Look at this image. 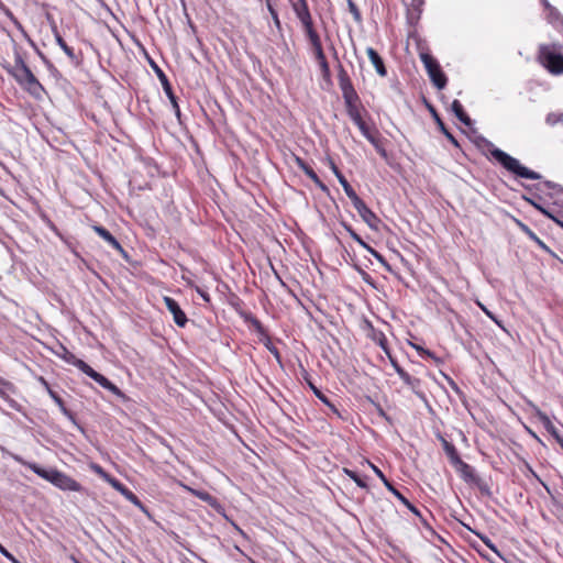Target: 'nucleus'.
Instances as JSON below:
<instances>
[{
	"label": "nucleus",
	"instance_id": "31",
	"mask_svg": "<svg viewBox=\"0 0 563 563\" xmlns=\"http://www.w3.org/2000/svg\"><path fill=\"white\" fill-rule=\"evenodd\" d=\"M368 464V466L374 471V473L382 479V482L384 483V485L386 486V488L388 490H390L391 488H394V484L385 476V474L382 472V470L379 467H377L376 465L372 464L371 463V460H365Z\"/></svg>",
	"mask_w": 563,
	"mask_h": 563
},
{
	"label": "nucleus",
	"instance_id": "48",
	"mask_svg": "<svg viewBox=\"0 0 563 563\" xmlns=\"http://www.w3.org/2000/svg\"><path fill=\"white\" fill-rule=\"evenodd\" d=\"M388 358L399 377H401L404 374H406V371L398 364V362L393 357L391 354H390V357H388Z\"/></svg>",
	"mask_w": 563,
	"mask_h": 563
},
{
	"label": "nucleus",
	"instance_id": "13",
	"mask_svg": "<svg viewBox=\"0 0 563 563\" xmlns=\"http://www.w3.org/2000/svg\"><path fill=\"white\" fill-rule=\"evenodd\" d=\"M305 35L310 44L311 51L318 65L328 62L319 32L313 31Z\"/></svg>",
	"mask_w": 563,
	"mask_h": 563
},
{
	"label": "nucleus",
	"instance_id": "63",
	"mask_svg": "<svg viewBox=\"0 0 563 563\" xmlns=\"http://www.w3.org/2000/svg\"><path fill=\"white\" fill-rule=\"evenodd\" d=\"M46 391H47V394L49 395V397H51L52 399H56V398H57V396H59V395H58L56 391H54L51 387H48V388L46 389Z\"/></svg>",
	"mask_w": 563,
	"mask_h": 563
},
{
	"label": "nucleus",
	"instance_id": "16",
	"mask_svg": "<svg viewBox=\"0 0 563 563\" xmlns=\"http://www.w3.org/2000/svg\"><path fill=\"white\" fill-rule=\"evenodd\" d=\"M389 492H390V493H391V494H393V495H394V496H395V497H396V498H397V499H398L402 505H405V506H406V507H407V508H408V509H409V510H410V511H411L416 517H418V518H419V520H420L421 525H422L424 528H427V529H429V530H431V531L433 532L432 527H431V526H430V523L428 522L427 518L421 514V511H420V510H419V509H418V508H417L412 503H410V501H409V499H408V498H406V497L404 496V494H402L399 489H397L396 487H394V488H391Z\"/></svg>",
	"mask_w": 563,
	"mask_h": 563
},
{
	"label": "nucleus",
	"instance_id": "43",
	"mask_svg": "<svg viewBox=\"0 0 563 563\" xmlns=\"http://www.w3.org/2000/svg\"><path fill=\"white\" fill-rule=\"evenodd\" d=\"M344 192L350 198L352 205H354L356 201L361 199L351 185H347V187L344 188Z\"/></svg>",
	"mask_w": 563,
	"mask_h": 563
},
{
	"label": "nucleus",
	"instance_id": "14",
	"mask_svg": "<svg viewBox=\"0 0 563 563\" xmlns=\"http://www.w3.org/2000/svg\"><path fill=\"white\" fill-rule=\"evenodd\" d=\"M163 300L167 310L173 314L174 322L178 327L184 328L187 324L188 319L186 313L181 310L178 302L174 298L168 296H165Z\"/></svg>",
	"mask_w": 563,
	"mask_h": 563
},
{
	"label": "nucleus",
	"instance_id": "18",
	"mask_svg": "<svg viewBox=\"0 0 563 563\" xmlns=\"http://www.w3.org/2000/svg\"><path fill=\"white\" fill-rule=\"evenodd\" d=\"M118 490L126 500L132 503L134 506H136L143 514H145L147 517H151L148 508L141 501V499L132 492L125 485H117Z\"/></svg>",
	"mask_w": 563,
	"mask_h": 563
},
{
	"label": "nucleus",
	"instance_id": "33",
	"mask_svg": "<svg viewBox=\"0 0 563 563\" xmlns=\"http://www.w3.org/2000/svg\"><path fill=\"white\" fill-rule=\"evenodd\" d=\"M267 10L273 19V22L278 31H282V23L278 16V13L274 5L272 4L271 0H266Z\"/></svg>",
	"mask_w": 563,
	"mask_h": 563
},
{
	"label": "nucleus",
	"instance_id": "12",
	"mask_svg": "<svg viewBox=\"0 0 563 563\" xmlns=\"http://www.w3.org/2000/svg\"><path fill=\"white\" fill-rule=\"evenodd\" d=\"M353 207L356 209L362 220L373 230L377 231L380 219L366 206V203L360 199Z\"/></svg>",
	"mask_w": 563,
	"mask_h": 563
},
{
	"label": "nucleus",
	"instance_id": "52",
	"mask_svg": "<svg viewBox=\"0 0 563 563\" xmlns=\"http://www.w3.org/2000/svg\"><path fill=\"white\" fill-rule=\"evenodd\" d=\"M335 177L338 178V180L341 184V186L343 187V189L346 188L347 185H350V183L346 180L345 176L342 173L335 175Z\"/></svg>",
	"mask_w": 563,
	"mask_h": 563
},
{
	"label": "nucleus",
	"instance_id": "35",
	"mask_svg": "<svg viewBox=\"0 0 563 563\" xmlns=\"http://www.w3.org/2000/svg\"><path fill=\"white\" fill-rule=\"evenodd\" d=\"M53 400H54V402L58 406L59 410L62 411V413H63L64 416H66V417H67L68 419H70V420H74V419H75L74 413H73L69 409H67V407L65 406V402H64V400L60 398V396H57V398H56V399H53Z\"/></svg>",
	"mask_w": 563,
	"mask_h": 563
},
{
	"label": "nucleus",
	"instance_id": "38",
	"mask_svg": "<svg viewBox=\"0 0 563 563\" xmlns=\"http://www.w3.org/2000/svg\"><path fill=\"white\" fill-rule=\"evenodd\" d=\"M309 386L311 388V390L313 391V394L316 395V397L322 401L324 405H330V399L328 398V396H325L319 388H317L312 383L309 382Z\"/></svg>",
	"mask_w": 563,
	"mask_h": 563
},
{
	"label": "nucleus",
	"instance_id": "5",
	"mask_svg": "<svg viewBox=\"0 0 563 563\" xmlns=\"http://www.w3.org/2000/svg\"><path fill=\"white\" fill-rule=\"evenodd\" d=\"M538 63L551 75H563V46L558 43L541 44L537 53Z\"/></svg>",
	"mask_w": 563,
	"mask_h": 563
},
{
	"label": "nucleus",
	"instance_id": "22",
	"mask_svg": "<svg viewBox=\"0 0 563 563\" xmlns=\"http://www.w3.org/2000/svg\"><path fill=\"white\" fill-rule=\"evenodd\" d=\"M366 54H367L371 63L375 67L376 73L379 76L385 77L387 75V69L385 67L384 60L380 57V55L373 47H367Z\"/></svg>",
	"mask_w": 563,
	"mask_h": 563
},
{
	"label": "nucleus",
	"instance_id": "49",
	"mask_svg": "<svg viewBox=\"0 0 563 563\" xmlns=\"http://www.w3.org/2000/svg\"><path fill=\"white\" fill-rule=\"evenodd\" d=\"M388 358L399 377H401L404 374H406V371L398 364V362L393 357L391 354H390V357H388Z\"/></svg>",
	"mask_w": 563,
	"mask_h": 563
},
{
	"label": "nucleus",
	"instance_id": "36",
	"mask_svg": "<svg viewBox=\"0 0 563 563\" xmlns=\"http://www.w3.org/2000/svg\"><path fill=\"white\" fill-rule=\"evenodd\" d=\"M347 7L350 13L353 15V19L355 22L360 23L362 22V14L357 5L354 3L353 0H347Z\"/></svg>",
	"mask_w": 563,
	"mask_h": 563
},
{
	"label": "nucleus",
	"instance_id": "29",
	"mask_svg": "<svg viewBox=\"0 0 563 563\" xmlns=\"http://www.w3.org/2000/svg\"><path fill=\"white\" fill-rule=\"evenodd\" d=\"M434 119L437 121V124L439 126V130L445 135V137L449 140V142L454 145L455 147L460 148V143L456 140V137L446 129L444 122L441 120V118L438 115L437 112H433Z\"/></svg>",
	"mask_w": 563,
	"mask_h": 563
},
{
	"label": "nucleus",
	"instance_id": "41",
	"mask_svg": "<svg viewBox=\"0 0 563 563\" xmlns=\"http://www.w3.org/2000/svg\"><path fill=\"white\" fill-rule=\"evenodd\" d=\"M531 202V205H533V207L536 209H538L539 211H541L544 216H547L548 218L552 219L554 222H556L561 228H563V222L560 221L559 219H556L554 216H552L549 211H547L544 208H542L540 205H537L536 202L529 200Z\"/></svg>",
	"mask_w": 563,
	"mask_h": 563
},
{
	"label": "nucleus",
	"instance_id": "6",
	"mask_svg": "<svg viewBox=\"0 0 563 563\" xmlns=\"http://www.w3.org/2000/svg\"><path fill=\"white\" fill-rule=\"evenodd\" d=\"M63 350H64V354L62 355V358L66 363L76 366L78 369H80L87 376L92 378L101 387L111 391L113 395H117V396L122 395L120 388L117 385H114L111 380H109L106 376L96 372L90 365H88L85 361L78 358L75 354L69 352L66 347H63Z\"/></svg>",
	"mask_w": 563,
	"mask_h": 563
},
{
	"label": "nucleus",
	"instance_id": "4",
	"mask_svg": "<svg viewBox=\"0 0 563 563\" xmlns=\"http://www.w3.org/2000/svg\"><path fill=\"white\" fill-rule=\"evenodd\" d=\"M453 468L460 475L462 481L472 488H477L482 496L492 498L493 492L489 482L490 475L485 476L474 466L467 464L464 460H450Z\"/></svg>",
	"mask_w": 563,
	"mask_h": 563
},
{
	"label": "nucleus",
	"instance_id": "59",
	"mask_svg": "<svg viewBox=\"0 0 563 563\" xmlns=\"http://www.w3.org/2000/svg\"><path fill=\"white\" fill-rule=\"evenodd\" d=\"M330 411H332L334 415H336L338 417H341L340 415V411L338 410V408L335 407V405L333 402L330 401V405H325Z\"/></svg>",
	"mask_w": 563,
	"mask_h": 563
},
{
	"label": "nucleus",
	"instance_id": "1",
	"mask_svg": "<svg viewBox=\"0 0 563 563\" xmlns=\"http://www.w3.org/2000/svg\"><path fill=\"white\" fill-rule=\"evenodd\" d=\"M338 82L342 92L345 110L349 118L353 121L363 117L364 114H367V111L354 88L347 70L340 62L338 64Z\"/></svg>",
	"mask_w": 563,
	"mask_h": 563
},
{
	"label": "nucleus",
	"instance_id": "60",
	"mask_svg": "<svg viewBox=\"0 0 563 563\" xmlns=\"http://www.w3.org/2000/svg\"><path fill=\"white\" fill-rule=\"evenodd\" d=\"M516 224L518 225V228L525 233V231L527 229H529V227L527 224H525L522 221L516 219Z\"/></svg>",
	"mask_w": 563,
	"mask_h": 563
},
{
	"label": "nucleus",
	"instance_id": "21",
	"mask_svg": "<svg viewBox=\"0 0 563 563\" xmlns=\"http://www.w3.org/2000/svg\"><path fill=\"white\" fill-rule=\"evenodd\" d=\"M368 338L374 343L379 345L382 347V350L385 352V354L388 357H390V349L388 346V341H387V338H386V335H385V333L383 331L377 330V329H375L374 327L371 325V331L368 333Z\"/></svg>",
	"mask_w": 563,
	"mask_h": 563
},
{
	"label": "nucleus",
	"instance_id": "34",
	"mask_svg": "<svg viewBox=\"0 0 563 563\" xmlns=\"http://www.w3.org/2000/svg\"><path fill=\"white\" fill-rule=\"evenodd\" d=\"M477 306L482 309V311L492 319L500 329L506 330L503 321L499 320L489 309H487L486 306H484L482 302L477 301Z\"/></svg>",
	"mask_w": 563,
	"mask_h": 563
},
{
	"label": "nucleus",
	"instance_id": "54",
	"mask_svg": "<svg viewBox=\"0 0 563 563\" xmlns=\"http://www.w3.org/2000/svg\"><path fill=\"white\" fill-rule=\"evenodd\" d=\"M525 234L533 242L538 241L539 236L529 228L525 231Z\"/></svg>",
	"mask_w": 563,
	"mask_h": 563
},
{
	"label": "nucleus",
	"instance_id": "10",
	"mask_svg": "<svg viewBox=\"0 0 563 563\" xmlns=\"http://www.w3.org/2000/svg\"><path fill=\"white\" fill-rule=\"evenodd\" d=\"M290 5L301 23L305 34L317 31L307 0H296Z\"/></svg>",
	"mask_w": 563,
	"mask_h": 563
},
{
	"label": "nucleus",
	"instance_id": "30",
	"mask_svg": "<svg viewBox=\"0 0 563 563\" xmlns=\"http://www.w3.org/2000/svg\"><path fill=\"white\" fill-rule=\"evenodd\" d=\"M536 417L549 432L555 433V427L547 413H544L540 409H537Z\"/></svg>",
	"mask_w": 563,
	"mask_h": 563
},
{
	"label": "nucleus",
	"instance_id": "2",
	"mask_svg": "<svg viewBox=\"0 0 563 563\" xmlns=\"http://www.w3.org/2000/svg\"><path fill=\"white\" fill-rule=\"evenodd\" d=\"M20 461L23 462V464L27 468L32 470L40 477H42L43 479L47 481L48 483H51L52 485H54L55 487H57L64 492H78V493L87 494V489L84 486H81V484H79L76 479H74L69 475H67L54 467H46L36 462H31V461H24V460H20Z\"/></svg>",
	"mask_w": 563,
	"mask_h": 563
},
{
	"label": "nucleus",
	"instance_id": "25",
	"mask_svg": "<svg viewBox=\"0 0 563 563\" xmlns=\"http://www.w3.org/2000/svg\"><path fill=\"white\" fill-rule=\"evenodd\" d=\"M343 472L351 478L355 482V484L360 487V488H363V489H366L368 490L369 487L367 485V476L366 475H362L361 473H358L357 471H354V470H351V468H347V467H343Z\"/></svg>",
	"mask_w": 563,
	"mask_h": 563
},
{
	"label": "nucleus",
	"instance_id": "50",
	"mask_svg": "<svg viewBox=\"0 0 563 563\" xmlns=\"http://www.w3.org/2000/svg\"><path fill=\"white\" fill-rule=\"evenodd\" d=\"M325 163L329 166V168L333 172L334 175H338L341 173V170L339 169V167L336 166V164L332 157L328 156L325 158Z\"/></svg>",
	"mask_w": 563,
	"mask_h": 563
},
{
	"label": "nucleus",
	"instance_id": "8",
	"mask_svg": "<svg viewBox=\"0 0 563 563\" xmlns=\"http://www.w3.org/2000/svg\"><path fill=\"white\" fill-rule=\"evenodd\" d=\"M360 130L362 135L375 147L377 153L386 158L387 151L384 146L383 139L380 136L379 131L375 128V125H369L364 115L352 121Z\"/></svg>",
	"mask_w": 563,
	"mask_h": 563
},
{
	"label": "nucleus",
	"instance_id": "26",
	"mask_svg": "<svg viewBox=\"0 0 563 563\" xmlns=\"http://www.w3.org/2000/svg\"><path fill=\"white\" fill-rule=\"evenodd\" d=\"M53 33H54V36H55V41L57 43V45L64 51V53L70 58V59H77L76 55H75V52H74V48L68 46L67 43L65 42V40L62 37V35L59 34L58 30H57V26L54 25L53 26Z\"/></svg>",
	"mask_w": 563,
	"mask_h": 563
},
{
	"label": "nucleus",
	"instance_id": "37",
	"mask_svg": "<svg viewBox=\"0 0 563 563\" xmlns=\"http://www.w3.org/2000/svg\"><path fill=\"white\" fill-rule=\"evenodd\" d=\"M3 13L10 19V21L13 23V25L21 31L22 33H25L23 25L21 22L15 18V15L12 13V11L9 8H3Z\"/></svg>",
	"mask_w": 563,
	"mask_h": 563
},
{
	"label": "nucleus",
	"instance_id": "17",
	"mask_svg": "<svg viewBox=\"0 0 563 563\" xmlns=\"http://www.w3.org/2000/svg\"><path fill=\"white\" fill-rule=\"evenodd\" d=\"M295 163L300 168L305 175L313 181L316 186H318L321 190L328 191V187L323 184V181L319 178L316 172L299 156H295Z\"/></svg>",
	"mask_w": 563,
	"mask_h": 563
},
{
	"label": "nucleus",
	"instance_id": "57",
	"mask_svg": "<svg viewBox=\"0 0 563 563\" xmlns=\"http://www.w3.org/2000/svg\"><path fill=\"white\" fill-rule=\"evenodd\" d=\"M525 234L533 242L538 241L539 236L529 228L525 231Z\"/></svg>",
	"mask_w": 563,
	"mask_h": 563
},
{
	"label": "nucleus",
	"instance_id": "47",
	"mask_svg": "<svg viewBox=\"0 0 563 563\" xmlns=\"http://www.w3.org/2000/svg\"><path fill=\"white\" fill-rule=\"evenodd\" d=\"M388 358L399 377H401L404 374H406V371L398 364V362L393 357L391 354H390V357H388Z\"/></svg>",
	"mask_w": 563,
	"mask_h": 563
},
{
	"label": "nucleus",
	"instance_id": "9",
	"mask_svg": "<svg viewBox=\"0 0 563 563\" xmlns=\"http://www.w3.org/2000/svg\"><path fill=\"white\" fill-rule=\"evenodd\" d=\"M420 59L430 77V80L438 89L445 88L448 84V78L445 74L442 71L440 64L438 60L429 53L422 52L420 53Z\"/></svg>",
	"mask_w": 563,
	"mask_h": 563
},
{
	"label": "nucleus",
	"instance_id": "27",
	"mask_svg": "<svg viewBox=\"0 0 563 563\" xmlns=\"http://www.w3.org/2000/svg\"><path fill=\"white\" fill-rule=\"evenodd\" d=\"M400 378L409 388H411L415 394L422 396V393L420 391V378L411 376L408 372H406V374H404Z\"/></svg>",
	"mask_w": 563,
	"mask_h": 563
},
{
	"label": "nucleus",
	"instance_id": "39",
	"mask_svg": "<svg viewBox=\"0 0 563 563\" xmlns=\"http://www.w3.org/2000/svg\"><path fill=\"white\" fill-rule=\"evenodd\" d=\"M194 494L200 498L201 500L208 503L209 505H213V503H216V498L213 496H211L209 493L207 492H198V490H192Z\"/></svg>",
	"mask_w": 563,
	"mask_h": 563
},
{
	"label": "nucleus",
	"instance_id": "53",
	"mask_svg": "<svg viewBox=\"0 0 563 563\" xmlns=\"http://www.w3.org/2000/svg\"><path fill=\"white\" fill-rule=\"evenodd\" d=\"M335 177L338 178V180L341 184V186L343 187V189L346 188L347 185H350V183L346 180L345 176L342 173L335 175Z\"/></svg>",
	"mask_w": 563,
	"mask_h": 563
},
{
	"label": "nucleus",
	"instance_id": "11",
	"mask_svg": "<svg viewBox=\"0 0 563 563\" xmlns=\"http://www.w3.org/2000/svg\"><path fill=\"white\" fill-rule=\"evenodd\" d=\"M543 7V14L547 22L558 31L563 30V14L549 0H540Z\"/></svg>",
	"mask_w": 563,
	"mask_h": 563
},
{
	"label": "nucleus",
	"instance_id": "23",
	"mask_svg": "<svg viewBox=\"0 0 563 563\" xmlns=\"http://www.w3.org/2000/svg\"><path fill=\"white\" fill-rule=\"evenodd\" d=\"M343 228L349 232V234L351 235V238L357 242L363 249H365L368 253H371L373 256H375L376 258H378L379 261H383V256L375 250L373 249L371 245H368L355 231L354 229L347 224V223H343L342 224Z\"/></svg>",
	"mask_w": 563,
	"mask_h": 563
},
{
	"label": "nucleus",
	"instance_id": "15",
	"mask_svg": "<svg viewBox=\"0 0 563 563\" xmlns=\"http://www.w3.org/2000/svg\"><path fill=\"white\" fill-rule=\"evenodd\" d=\"M236 311L239 316L244 320V322L249 323L256 331L261 340H266L269 342V334L267 330L252 312L242 309H236Z\"/></svg>",
	"mask_w": 563,
	"mask_h": 563
},
{
	"label": "nucleus",
	"instance_id": "3",
	"mask_svg": "<svg viewBox=\"0 0 563 563\" xmlns=\"http://www.w3.org/2000/svg\"><path fill=\"white\" fill-rule=\"evenodd\" d=\"M9 74L16 80V82L36 99H41L45 89L43 85L34 76L30 67L24 62L20 53H15L14 64L8 69Z\"/></svg>",
	"mask_w": 563,
	"mask_h": 563
},
{
	"label": "nucleus",
	"instance_id": "56",
	"mask_svg": "<svg viewBox=\"0 0 563 563\" xmlns=\"http://www.w3.org/2000/svg\"><path fill=\"white\" fill-rule=\"evenodd\" d=\"M525 234L533 242L538 241L539 236L529 228L525 231Z\"/></svg>",
	"mask_w": 563,
	"mask_h": 563
},
{
	"label": "nucleus",
	"instance_id": "51",
	"mask_svg": "<svg viewBox=\"0 0 563 563\" xmlns=\"http://www.w3.org/2000/svg\"><path fill=\"white\" fill-rule=\"evenodd\" d=\"M0 553L7 558L8 560H10L11 562L13 563H19L18 560L14 558V555L12 553H10L1 543H0Z\"/></svg>",
	"mask_w": 563,
	"mask_h": 563
},
{
	"label": "nucleus",
	"instance_id": "32",
	"mask_svg": "<svg viewBox=\"0 0 563 563\" xmlns=\"http://www.w3.org/2000/svg\"><path fill=\"white\" fill-rule=\"evenodd\" d=\"M441 444L448 457H459L455 446L445 438L440 437Z\"/></svg>",
	"mask_w": 563,
	"mask_h": 563
},
{
	"label": "nucleus",
	"instance_id": "19",
	"mask_svg": "<svg viewBox=\"0 0 563 563\" xmlns=\"http://www.w3.org/2000/svg\"><path fill=\"white\" fill-rule=\"evenodd\" d=\"M92 230L110 246L117 250L120 253H124V249L120 244V242L102 225L95 224L91 227Z\"/></svg>",
	"mask_w": 563,
	"mask_h": 563
},
{
	"label": "nucleus",
	"instance_id": "62",
	"mask_svg": "<svg viewBox=\"0 0 563 563\" xmlns=\"http://www.w3.org/2000/svg\"><path fill=\"white\" fill-rule=\"evenodd\" d=\"M46 391H47V394L49 395V397H51L52 399H56V398H57V396H59V395H58L56 391H54L51 387H48V388L46 389Z\"/></svg>",
	"mask_w": 563,
	"mask_h": 563
},
{
	"label": "nucleus",
	"instance_id": "58",
	"mask_svg": "<svg viewBox=\"0 0 563 563\" xmlns=\"http://www.w3.org/2000/svg\"><path fill=\"white\" fill-rule=\"evenodd\" d=\"M525 234L533 242L538 241L539 236L529 228L525 231Z\"/></svg>",
	"mask_w": 563,
	"mask_h": 563
},
{
	"label": "nucleus",
	"instance_id": "24",
	"mask_svg": "<svg viewBox=\"0 0 563 563\" xmlns=\"http://www.w3.org/2000/svg\"><path fill=\"white\" fill-rule=\"evenodd\" d=\"M90 468L97 474L99 475L103 481H106L107 483H109L115 490H118V486L117 485H122V483L117 479L115 477H113L112 475H110L109 473H107L99 464L97 463H91L90 464Z\"/></svg>",
	"mask_w": 563,
	"mask_h": 563
},
{
	"label": "nucleus",
	"instance_id": "64",
	"mask_svg": "<svg viewBox=\"0 0 563 563\" xmlns=\"http://www.w3.org/2000/svg\"><path fill=\"white\" fill-rule=\"evenodd\" d=\"M46 391H47V394L49 395V397H51L52 399H56V398H57V396H59V395H58L56 391H54L51 387H48V388L46 389Z\"/></svg>",
	"mask_w": 563,
	"mask_h": 563
},
{
	"label": "nucleus",
	"instance_id": "45",
	"mask_svg": "<svg viewBox=\"0 0 563 563\" xmlns=\"http://www.w3.org/2000/svg\"><path fill=\"white\" fill-rule=\"evenodd\" d=\"M412 346L416 349V351L421 355V356H427V357H431L433 360H437V357L434 356V354L429 351V350H426L423 349L422 346L420 345H417V344H412Z\"/></svg>",
	"mask_w": 563,
	"mask_h": 563
},
{
	"label": "nucleus",
	"instance_id": "7",
	"mask_svg": "<svg viewBox=\"0 0 563 563\" xmlns=\"http://www.w3.org/2000/svg\"><path fill=\"white\" fill-rule=\"evenodd\" d=\"M490 155L505 169L515 174L518 177L528 178V179H540L541 178L540 174L522 166L517 158L510 156L509 154L501 151L500 148H497V147L493 148L490 151Z\"/></svg>",
	"mask_w": 563,
	"mask_h": 563
},
{
	"label": "nucleus",
	"instance_id": "44",
	"mask_svg": "<svg viewBox=\"0 0 563 563\" xmlns=\"http://www.w3.org/2000/svg\"><path fill=\"white\" fill-rule=\"evenodd\" d=\"M189 285L195 288V290L198 292V295L202 298L205 302L209 303L211 301L210 295L206 290H203L197 285Z\"/></svg>",
	"mask_w": 563,
	"mask_h": 563
},
{
	"label": "nucleus",
	"instance_id": "55",
	"mask_svg": "<svg viewBox=\"0 0 563 563\" xmlns=\"http://www.w3.org/2000/svg\"><path fill=\"white\" fill-rule=\"evenodd\" d=\"M525 234L533 242L538 241L539 236L529 228L525 231Z\"/></svg>",
	"mask_w": 563,
	"mask_h": 563
},
{
	"label": "nucleus",
	"instance_id": "61",
	"mask_svg": "<svg viewBox=\"0 0 563 563\" xmlns=\"http://www.w3.org/2000/svg\"><path fill=\"white\" fill-rule=\"evenodd\" d=\"M38 382L42 384V386L45 388V390L51 387L48 382L43 377V376H40L38 377Z\"/></svg>",
	"mask_w": 563,
	"mask_h": 563
},
{
	"label": "nucleus",
	"instance_id": "46",
	"mask_svg": "<svg viewBox=\"0 0 563 563\" xmlns=\"http://www.w3.org/2000/svg\"><path fill=\"white\" fill-rule=\"evenodd\" d=\"M521 461V471H528L530 472L540 483H542L540 476L532 470V467L527 463V460H520Z\"/></svg>",
	"mask_w": 563,
	"mask_h": 563
},
{
	"label": "nucleus",
	"instance_id": "28",
	"mask_svg": "<svg viewBox=\"0 0 563 563\" xmlns=\"http://www.w3.org/2000/svg\"><path fill=\"white\" fill-rule=\"evenodd\" d=\"M451 108H452V111L454 112V114L457 117V119L461 122H463L466 125L471 124V118L465 112L462 103L459 100H456V99L453 100Z\"/></svg>",
	"mask_w": 563,
	"mask_h": 563
},
{
	"label": "nucleus",
	"instance_id": "40",
	"mask_svg": "<svg viewBox=\"0 0 563 563\" xmlns=\"http://www.w3.org/2000/svg\"><path fill=\"white\" fill-rule=\"evenodd\" d=\"M320 67V70H321V74H322V78L327 81V82H331V70H330V66H329V63L325 62V63H321L319 65Z\"/></svg>",
	"mask_w": 563,
	"mask_h": 563
},
{
	"label": "nucleus",
	"instance_id": "42",
	"mask_svg": "<svg viewBox=\"0 0 563 563\" xmlns=\"http://www.w3.org/2000/svg\"><path fill=\"white\" fill-rule=\"evenodd\" d=\"M267 350L276 357L278 362H280V353L278 349L272 343V341L262 340Z\"/></svg>",
	"mask_w": 563,
	"mask_h": 563
},
{
	"label": "nucleus",
	"instance_id": "20",
	"mask_svg": "<svg viewBox=\"0 0 563 563\" xmlns=\"http://www.w3.org/2000/svg\"><path fill=\"white\" fill-rule=\"evenodd\" d=\"M156 74H157V77L163 86V89L165 91V93L168 96L173 107L175 108L176 112L179 113V107H178V103H177V98L176 96L174 95L173 92V88H172V85L167 78V76L165 75V73L156 67Z\"/></svg>",
	"mask_w": 563,
	"mask_h": 563
}]
</instances>
